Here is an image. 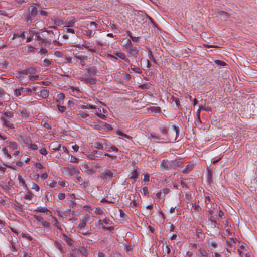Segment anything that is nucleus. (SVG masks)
Masks as SVG:
<instances>
[{
  "label": "nucleus",
  "instance_id": "obj_1",
  "mask_svg": "<svg viewBox=\"0 0 257 257\" xmlns=\"http://www.w3.org/2000/svg\"><path fill=\"white\" fill-rule=\"evenodd\" d=\"M86 71L87 72V74H85V77H95L98 76L99 73V70L97 69L96 66L87 67L85 69Z\"/></svg>",
  "mask_w": 257,
  "mask_h": 257
},
{
  "label": "nucleus",
  "instance_id": "obj_2",
  "mask_svg": "<svg viewBox=\"0 0 257 257\" xmlns=\"http://www.w3.org/2000/svg\"><path fill=\"white\" fill-rule=\"evenodd\" d=\"M78 79L89 85L95 84L98 81V80L94 77H80Z\"/></svg>",
  "mask_w": 257,
  "mask_h": 257
},
{
  "label": "nucleus",
  "instance_id": "obj_3",
  "mask_svg": "<svg viewBox=\"0 0 257 257\" xmlns=\"http://www.w3.org/2000/svg\"><path fill=\"white\" fill-rule=\"evenodd\" d=\"M113 173L110 170L106 169L99 175L98 177L102 180L111 179L113 177Z\"/></svg>",
  "mask_w": 257,
  "mask_h": 257
},
{
  "label": "nucleus",
  "instance_id": "obj_4",
  "mask_svg": "<svg viewBox=\"0 0 257 257\" xmlns=\"http://www.w3.org/2000/svg\"><path fill=\"white\" fill-rule=\"evenodd\" d=\"M64 171H65L70 176H72L77 173V169L73 166L63 168Z\"/></svg>",
  "mask_w": 257,
  "mask_h": 257
},
{
  "label": "nucleus",
  "instance_id": "obj_5",
  "mask_svg": "<svg viewBox=\"0 0 257 257\" xmlns=\"http://www.w3.org/2000/svg\"><path fill=\"white\" fill-rule=\"evenodd\" d=\"M207 181L209 185H211V184L213 182L212 169L210 167H208L207 168Z\"/></svg>",
  "mask_w": 257,
  "mask_h": 257
},
{
  "label": "nucleus",
  "instance_id": "obj_6",
  "mask_svg": "<svg viewBox=\"0 0 257 257\" xmlns=\"http://www.w3.org/2000/svg\"><path fill=\"white\" fill-rule=\"evenodd\" d=\"M159 130L163 136L161 138V139L163 140H166L168 139V129L165 126L160 127L159 128Z\"/></svg>",
  "mask_w": 257,
  "mask_h": 257
},
{
  "label": "nucleus",
  "instance_id": "obj_7",
  "mask_svg": "<svg viewBox=\"0 0 257 257\" xmlns=\"http://www.w3.org/2000/svg\"><path fill=\"white\" fill-rule=\"evenodd\" d=\"M161 165L164 169L166 170H170L173 167L172 164H171L167 159L163 160Z\"/></svg>",
  "mask_w": 257,
  "mask_h": 257
},
{
  "label": "nucleus",
  "instance_id": "obj_8",
  "mask_svg": "<svg viewBox=\"0 0 257 257\" xmlns=\"http://www.w3.org/2000/svg\"><path fill=\"white\" fill-rule=\"evenodd\" d=\"M1 120L3 122V124L5 126L10 128V129H14V125L10 122L9 120H8L5 117L2 116L1 117Z\"/></svg>",
  "mask_w": 257,
  "mask_h": 257
},
{
  "label": "nucleus",
  "instance_id": "obj_9",
  "mask_svg": "<svg viewBox=\"0 0 257 257\" xmlns=\"http://www.w3.org/2000/svg\"><path fill=\"white\" fill-rule=\"evenodd\" d=\"M90 218V216L88 215L86 216L83 219H81V222L78 225V227L80 229L85 228L86 226L87 222Z\"/></svg>",
  "mask_w": 257,
  "mask_h": 257
},
{
  "label": "nucleus",
  "instance_id": "obj_10",
  "mask_svg": "<svg viewBox=\"0 0 257 257\" xmlns=\"http://www.w3.org/2000/svg\"><path fill=\"white\" fill-rule=\"evenodd\" d=\"M196 235L199 241H202L205 238V235L202 233V230L200 228L196 229Z\"/></svg>",
  "mask_w": 257,
  "mask_h": 257
},
{
  "label": "nucleus",
  "instance_id": "obj_11",
  "mask_svg": "<svg viewBox=\"0 0 257 257\" xmlns=\"http://www.w3.org/2000/svg\"><path fill=\"white\" fill-rule=\"evenodd\" d=\"M62 235L63 237L64 240L67 243L68 245H69L72 248L74 247V245L73 244V240L72 239H71L65 234H63Z\"/></svg>",
  "mask_w": 257,
  "mask_h": 257
},
{
  "label": "nucleus",
  "instance_id": "obj_12",
  "mask_svg": "<svg viewBox=\"0 0 257 257\" xmlns=\"http://www.w3.org/2000/svg\"><path fill=\"white\" fill-rule=\"evenodd\" d=\"M54 245L62 253H65L66 252V249L64 248L61 244L60 242H59L57 240H55L54 242Z\"/></svg>",
  "mask_w": 257,
  "mask_h": 257
},
{
  "label": "nucleus",
  "instance_id": "obj_13",
  "mask_svg": "<svg viewBox=\"0 0 257 257\" xmlns=\"http://www.w3.org/2000/svg\"><path fill=\"white\" fill-rule=\"evenodd\" d=\"M37 93L38 95H40L42 98L45 99L48 97L49 92L48 90L46 89H43V90H41L40 92H38Z\"/></svg>",
  "mask_w": 257,
  "mask_h": 257
},
{
  "label": "nucleus",
  "instance_id": "obj_14",
  "mask_svg": "<svg viewBox=\"0 0 257 257\" xmlns=\"http://www.w3.org/2000/svg\"><path fill=\"white\" fill-rule=\"evenodd\" d=\"M170 102L171 103L174 102L176 105V108H179L181 106L179 99L177 97H175L174 96H172L170 99Z\"/></svg>",
  "mask_w": 257,
  "mask_h": 257
},
{
  "label": "nucleus",
  "instance_id": "obj_15",
  "mask_svg": "<svg viewBox=\"0 0 257 257\" xmlns=\"http://www.w3.org/2000/svg\"><path fill=\"white\" fill-rule=\"evenodd\" d=\"M61 144H59L57 142H54L50 144V147L55 151H58L61 148Z\"/></svg>",
  "mask_w": 257,
  "mask_h": 257
},
{
  "label": "nucleus",
  "instance_id": "obj_16",
  "mask_svg": "<svg viewBox=\"0 0 257 257\" xmlns=\"http://www.w3.org/2000/svg\"><path fill=\"white\" fill-rule=\"evenodd\" d=\"M75 18L74 17L70 18L69 19H67L65 22V26L66 27H72L75 24Z\"/></svg>",
  "mask_w": 257,
  "mask_h": 257
},
{
  "label": "nucleus",
  "instance_id": "obj_17",
  "mask_svg": "<svg viewBox=\"0 0 257 257\" xmlns=\"http://www.w3.org/2000/svg\"><path fill=\"white\" fill-rule=\"evenodd\" d=\"M196 254L199 257H206L208 256V253L207 252L205 249L200 248L198 250L197 252H196Z\"/></svg>",
  "mask_w": 257,
  "mask_h": 257
},
{
  "label": "nucleus",
  "instance_id": "obj_18",
  "mask_svg": "<svg viewBox=\"0 0 257 257\" xmlns=\"http://www.w3.org/2000/svg\"><path fill=\"white\" fill-rule=\"evenodd\" d=\"M126 51L128 54L133 56H136L139 53V51L137 49V48L133 46L127 50Z\"/></svg>",
  "mask_w": 257,
  "mask_h": 257
},
{
  "label": "nucleus",
  "instance_id": "obj_19",
  "mask_svg": "<svg viewBox=\"0 0 257 257\" xmlns=\"http://www.w3.org/2000/svg\"><path fill=\"white\" fill-rule=\"evenodd\" d=\"M65 95L62 93H60L57 95L56 101L59 104H63Z\"/></svg>",
  "mask_w": 257,
  "mask_h": 257
},
{
  "label": "nucleus",
  "instance_id": "obj_20",
  "mask_svg": "<svg viewBox=\"0 0 257 257\" xmlns=\"http://www.w3.org/2000/svg\"><path fill=\"white\" fill-rule=\"evenodd\" d=\"M19 112L22 117L25 119H27L29 117V112H28L25 108H23L19 109Z\"/></svg>",
  "mask_w": 257,
  "mask_h": 257
},
{
  "label": "nucleus",
  "instance_id": "obj_21",
  "mask_svg": "<svg viewBox=\"0 0 257 257\" xmlns=\"http://www.w3.org/2000/svg\"><path fill=\"white\" fill-rule=\"evenodd\" d=\"M82 33L84 35H85L89 37H91L92 36H93L94 35V34L95 33V31L93 30H89L88 29H85L82 30Z\"/></svg>",
  "mask_w": 257,
  "mask_h": 257
},
{
  "label": "nucleus",
  "instance_id": "obj_22",
  "mask_svg": "<svg viewBox=\"0 0 257 257\" xmlns=\"http://www.w3.org/2000/svg\"><path fill=\"white\" fill-rule=\"evenodd\" d=\"M218 14L223 17L224 20H227L230 17V14L224 11H220L217 12Z\"/></svg>",
  "mask_w": 257,
  "mask_h": 257
},
{
  "label": "nucleus",
  "instance_id": "obj_23",
  "mask_svg": "<svg viewBox=\"0 0 257 257\" xmlns=\"http://www.w3.org/2000/svg\"><path fill=\"white\" fill-rule=\"evenodd\" d=\"M194 167V165L192 163H189L185 167V168L182 171V172L184 174H187L191 170H192Z\"/></svg>",
  "mask_w": 257,
  "mask_h": 257
},
{
  "label": "nucleus",
  "instance_id": "obj_24",
  "mask_svg": "<svg viewBox=\"0 0 257 257\" xmlns=\"http://www.w3.org/2000/svg\"><path fill=\"white\" fill-rule=\"evenodd\" d=\"M29 14L31 15L33 17H35L37 13H38V9L35 6H32L29 8Z\"/></svg>",
  "mask_w": 257,
  "mask_h": 257
},
{
  "label": "nucleus",
  "instance_id": "obj_25",
  "mask_svg": "<svg viewBox=\"0 0 257 257\" xmlns=\"http://www.w3.org/2000/svg\"><path fill=\"white\" fill-rule=\"evenodd\" d=\"M150 137L154 140V142L159 143L160 140L161 139L160 136L156 133L153 132L150 134Z\"/></svg>",
  "mask_w": 257,
  "mask_h": 257
},
{
  "label": "nucleus",
  "instance_id": "obj_26",
  "mask_svg": "<svg viewBox=\"0 0 257 257\" xmlns=\"http://www.w3.org/2000/svg\"><path fill=\"white\" fill-rule=\"evenodd\" d=\"M139 175V173L138 170L137 169H135L132 172V175L130 177V179L133 180L134 182H135L138 178Z\"/></svg>",
  "mask_w": 257,
  "mask_h": 257
},
{
  "label": "nucleus",
  "instance_id": "obj_27",
  "mask_svg": "<svg viewBox=\"0 0 257 257\" xmlns=\"http://www.w3.org/2000/svg\"><path fill=\"white\" fill-rule=\"evenodd\" d=\"M130 73L134 71L138 74H141L142 73V70L139 68H135V66L132 64H131V68L128 69Z\"/></svg>",
  "mask_w": 257,
  "mask_h": 257
},
{
  "label": "nucleus",
  "instance_id": "obj_28",
  "mask_svg": "<svg viewBox=\"0 0 257 257\" xmlns=\"http://www.w3.org/2000/svg\"><path fill=\"white\" fill-rule=\"evenodd\" d=\"M6 143L9 145V147L13 150H16L18 149V145L15 142H12L10 141H6Z\"/></svg>",
  "mask_w": 257,
  "mask_h": 257
},
{
  "label": "nucleus",
  "instance_id": "obj_29",
  "mask_svg": "<svg viewBox=\"0 0 257 257\" xmlns=\"http://www.w3.org/2000/svg\"><path fill=\"white\" fill-rule=\"evenodd\" d=\"M23 205L19 202H17L16 204H14V208L19 213L23 212L24 210L22 207Z\"/></svg>",
  "mask_w": 257,
  "mask_h": 257
},
{
  "label": "nucleus",
  "instance_id": "obj_30",
  "mask_svg": "<svg viewBox=\"0 0 257 257\" xmlns=\"http://www.w3.org/2000/svg\"><path fill=\"white\" fill-rule=\"evenodd\" d=\"M75 57L80 61L82 66L85 65V62L86 60V56H80L77 54L75 55Z\"/></svg>",
  "mask_w": 257,
  "mask_h": 257
},
{
  "label": "nucleus",
  "instance_id": "obj_31",
  "mask_svg": "<svg viewBox=\"0 0 257 257\" xmlns=\"http://www.w3.org/2000/svg\"><path fill=\"white\" fill-rule=\"evenodd\" d=\"M25 20L27 23H32L35 21L34 17L29 13L25 15Z\"/></svg>",
  "mask_w": 257,
  "mask_h": 257
},
{
  "label": "nucleus",
  "instance_id": "obj_32",
  "mask_svg": "<svg viewBox=\"0 0 257 257\" xmlns=\"http://www.w3.org/2000/svg\"><path fill=\"white\" fill-rule=\"evenodd\" d=\"M80 253L85 257H87L88 255L87 249L84 246L80 247Z\"/></svg>",
  "mask_w": 257,
  "mask_h": 257
},
{
  "label": "nucleus",
  "instance_id": "obj_33",
  "mask_svg": "<svg viewBox=\"0 0 257 257\" xmlns=\"http://www.w3.org/2000/svg\"><path fill=\"white\" fill-rule=\"evenodd\" d=\"M44 39H45L44 38H43V37H41L40 35V33H39V34L36 35L35 37V39L38 41V43L40 46L43 45V40H44Z\"/></svg>",
  "mask_w": 257,
  "mask_h": 257
},
{
  "label": "nucleus",
  "instance_id": "obj_34",
  "mask_svg": "<svg viewBox=\"0 0 257 257\" xmlns=\"http://www.w3.org/2000/svg\"><path fill=\"white\" fill-rule=\"evenodd\" d=\"M34 211L39 212H41V213H46V212H49L50 213H51V212L46 207H39L36 209H35Z\"/></svg>",
  "mask_w": 257,
  "mask_h": 257
},
{
  "label": "nucleus",
  "instance_id": "obj_35",
  "mask_svg": "<svg viewBox=\"0 0 257 257\" xmlns=\"http://www.w3.org/2000/svg\"><path fill=\"white\" fill-rule=\"evenodd\" d=\"M172 165L176 166L178 167H182L183 165V162L179 159H176L175 160L172 161Z\"/></svg>",
  "mask_w": 257,
  "mask_h": 257
},
{
  "label": "nucleus",
  "instance_id": "obj_36",
  "mask_svg": "<svg viewBox=\"0 0 257 257\" xmlns=\"http://www.w3.org/2000/svg\"><path fill=\"white\" fill-rule=\"evenodd\" d=\"M80 108L82 109H95L96 107L93 105H90L87 104L86 105H81L80 106Z\"/></svg>",
  "mask_w": 257,
  "mask_h": 257
},
{
  "label": "nucleus",
  "instance_id": "obj_37",
  "mask_svg": "<svg viewBox=\"0 0 257 257\" xmlns=\"http://www.w3.org/2000/svg\"><path fill=\"white\" fill-rule=\"evenodd\" d=\"M18 180H19V183L20 184H21L22 185L25 187V188H26L27 190H28L27 187V185L25 183V180H24V179L22 178V177L19 175L18 176Z\"/></svg>",
  "mask_w": 257,
  "mask_h": 257
},
{
  "label": "nucleus",
  "instance_id": "obj_38",
  "mask_svg": "<svg viewBox=\"0 0 257 257\" xmlns=\"http://www.w3.org/2000/svg\"><path fill=\"white\" fill-rule=\"evenodd\" d=\"M20 138L22 139V140H23V142L25 144H29L30 145V143L32 142V140H31L30 137H24V136H20Z\"/></svg>",
  "mask_w": 257,
  "mask_h": 257
},
{
  "label": "nucleus",
  "instance_id": "obj_39",
  "mask_svg": "<svg viewBox=\"0 0 257 257\" xmlns=\"http://www.w3.org/2000/svg\"><path fill=\"white\" fill-rule=\"evenodd\" d=\"M146 18L150 20V23L153 25V26L158 28V24L154 21L153 18L149 16L147 14H146Z\"/></svg>",
  "mask_w": 257,
  "mask_h": 257
},
{
  "label": "nucleus",
  "instance_id": "obj_40",
  "mask_svg": "<svg viewBox=\"0 0 257 257\" xmlns=\"http://www.w3.org/2000/svg\"><path fill=\"white\" fill-rule=\"evenodd\" d=\"M34 196V194L33 193L28 190V191L27 192L26 194L24 196V198L27 200H31Z\"/></svg>",
  "mask_w": 257,
  "mask_h": 257
},
{
  "label": "nucleus",
  "instance_id": "obj_41",
  "mask_svg": "<svg viewBox=\"0 0 257 257\" xmlns=\"http://www.w3.org/2000/svg\"><path fill=\"white\" fill-rule=\"evenodd\" d=\"M214 63L215 64H216L218 66H225L227 65L226 63H225L224 61L220 60H215Z\"/></svg>",
  "mask_w": 257,
  "mask_h": 257
},
{
  "label": "nucleus",
  "instance_id": "obj_42",
  "mask_svg": "<svg viewBox=\"0 0 257 257\" xmlns=\"http://www.w3.org/2000/svg\"><path fill=\"white\" fill-rule=\"evenodd\" d=\"M126 50L133 47L132 43L130 39H127L126 43L123 45Z\"/></svg>",
  "mask_w": 257,
  "mask_h": 257
},
{
  "label": "nucleus",
  "instance_id": "obj_43",
  "mask_svg": "<svg viewBox=\"0 0 257 257\" xmlns=\"http://www.w3.org/2000/svg\"><path fill=\"white\" fill-rule=\"evenodd\" d=\"M26 47H27V49H26V50L29 53H30V52L34 53L35 50H37V48H35L34 47H33L32 45H28L26 46Z\"/></svg>",
  "mask_w": 257,
  "mask_h": 257
},
{
  "label": "nucleus",
  "instance_id": "obj_44",
  "mask_svg": "<svg viewBox=\"0 0 257 257\" xmlns=\"http://www.w3.org/2000/svg\"><path fill=\"white\" fill-rule=\"evenodd\" d=\"M113 55L118 57L120 59H124L125 58V54L121 52H118L116 51H113Z\"/></svg>",
  "mask_w": 257,
  "mask_h": 257
},
{
  "label": "nucleus",
  "instance_id": "obj_45",
  "mask_svg": "<svg viewBox=\"0 0 257 257\" xmlns=\"http://www.w3.org/2000/svg\"><path fill=\"white\" fill-rule=\"evenodd\" d=\"M89 116V114L87 113H85L82 111H80L79 113L77 114V116L79 118H85Z\"/></svg>",
  "mask_w": 257,
  "mask_h": 257
},
{
  "label": "nucleus",
  "instance_id": "obj_46",
  "mask_svg": "<svg viewBox=\"0 0 257 257\" xmlns=\"http://www.w3.org/2000/svg\"><path fill=\"white\" fill-rule=\"evenodd\" d=\"M149 109L154 113H159L161 111V108L159 107H151Z\"/></svg>",
  "mask_w": 257,
  "mask_h": 257
},
{
  "label": "nucleus",
  "instance_id": "obj_47",
  "mask_svg": "<svg viewBox=\"0 0 257 257\" xmlns=\"http://www.w3.org/2000/svg\"><path fill=\"white\" fill-rule=\"evenodd\" d=\"M2 113L8 118H12L14 116V113L11 111H5Z\"/></svg>",
  "mask_w": 257,
  "mask_h": 257
},
{
  "label": "nucleus",
  "instance_id": "obj_48",
  "mask_svg": "<svg viewBox=\"0 0 257 257\" xmlns=\"http://www.w3.org/2000/svg\"><path fill=\"white\" fill-rule=\"evenodd\" d=\"M51 43L52 42L51 39H48L46 38H45L43 41V44H44V46L45 47H49L50 45L51 44Z\"/></svg>",
  "mask_w": 257,
  "mask_h": 257
},
{
  "label": "nucleus",
  "instance_id": "obj_49",
  "mask_svg": "<svg viewBox=\"0 0 257 257\" xmlns=\"http://www.w3.org/2000/svg\"><path fill=\"white\" fill-rule=\"evenodd\" d=\"M142 194L146 196H149V193L148 188L147 187H144L141 191Z\"/></svg>",
  "mask_w": 257,
  "mask_h": 257
},
{
  "label": "nucleus",
  "instance_id": "obj_50",
  "mask_svg": "<svg viewBox=\"0 0 257 257\" xmlns=\"http://www.w3.org/2000/svg\"><path fill=\"white\" fill-rule=\"evenodd\" d=\"M101 123H102L103 124V128H107L108 130H109V131H112L113 130V127H112V126L108 123H105V122H102V121H100Z\"/></svg>",
  "mask_w": 257,
  "mask_h": 257
},
{
  "label": "nucleus",
  "instance_id": "obj_51",
  "mask_svg": "<svg viewBox=\"0 0 257 257\" xmlns=\"http://www.w3.org/2000/svg\"><path fill=\"white\" fill-rule=\"evenodd\" d=\"M94 146L95 148H96L99 150H101V149H103V145L101 143L98 142H95L94 143Z\"/></svg>",
  "mask_w": 257,
  "mask_h": 257
},
{
  "label": "nucleus",
  "instance_id": "obj_52",
  "mask_svg": "<svg viewBox=\"0 0 257 257\" xmlns=\"http://www.w3.org/2000/svg\"><path fill=\"white\" fill-rule=\"evenodd\" d=\"M42 225L45 228L48 229L49 230H51V226L49 222L47 221H45L42 222Z\"/></svg>",
  "mask_w": 257,
  "mask_h": 257
},
{
  "label": "nucleus",
  "instance_id": "obj_53",
  "mask_svg": "<svg viewBox=\"0 0 257 257\" xmlns=\"http://www.w3.org/2000/svg\"><path fill=\"white\" fill-rule=\"evenodd\" d=\"M21 236L27 239H28L29 241H32L33 240V237L29 235V234L27 233H22L21 234Z\"/></svg>",
  "mask_w": 257,
  "mask_h": 257
},
{
  "label": "nucleus",
  "instance_id": "obj_54",
  "mask_svg": "<svg viewBox=\"0 0 257 257\" xmlns=\"http://www.w3.org/2000/svg\"><path fill=\"white\" fill-rule=\"evenodd\" d=\"M149 58L154 63L157 64V62L155 58L154 57L152 52L150 49L149 50Z\"/></svg>",
  "mask_w": 257,
  "mask_h": 257
},
{
  "label": "nucleus",
  "instance_id": "obj_55",
  "mask_svg": "<svg viewBox=\"0 0 257 257\" xmlns=\"http://www.w3.org/2000/svg\"><path fill=\"white\" fill-rule=\"evenodd\" d=\"M54 221H55V223L53 224L54 226L57 228V229L59 230H61V227L59 225V222L57 219V218L55 217H53Z\"/></svg>",
  "mask_w": 257,
  "mask_h": 257
},
{
  "label": "nucleus",
  "instance_id": "obj_56",
  "mask_svg": "<svg viewBox=\"0 0 257 257\" xmlns=\"http://www.w3.org/2000/svg\"><path fill=\"white\" fill-rule=\"evenodd\" d=\"M172 127L176 132V137H175V140H176L179 136L180 130L178 127H177V126H176L175 125H173L172 126Z\"/></svg>",
  "mask_w": 257,
  "mask_h": 257
},
{
  "label": "nucleus",
  "instance_id": "obj_57",
  "mask_svg": "<svg viewBox=\"0 0 257 257\" xmlns=\"http://www.w3.org/2000/svg\"><path fill=\"white\" fill-rule=\"evenodd\" d=\"M87 157L91 160H96L97 158H99V156L94 155L92 153L87 155Z\"/></svg>",
  "mask_w": 257,
  "mask_h": 257
},
{
  "label": "nucleus",
  "instance_id": "obj_58",
  "mask_svg": "<svg viewBox=\"0 0 257 257\" xmlns=\"http://www.w3.org/2000/svg\"><path fill=\"white\" fill-rule=\"evenodd\" d=\"M102 228L105 231H109L110 232H112L114 230V227L113 226H110V227H106L103 224H102Z\"/></svg>",
  "mask_w": 257,
  "mask_h": 257
},
{
  "label": "nucleus",
  "instance_id": "obj_59",
  "mask_svg": "<svg viewBox=\"0 0 257 257\" xmlns=\"http://www.w3.org/2000/svg\"><path fill=\"white\" fill-rule=\"evenodd\" d=\"M34 218L38 221L40 222L41 224H42V222H44L45 220H44V218L40 216H38L36 215H34Z\"/></svg>",
  "mask_w": 257,
  "mask_h": 257
},
{
  "label": "nucleus",
  "instance_id": "obj_60",
  "mask_svg": "<svg viewBox=\"0 0 257 257\" xmlns=\"http://www.w3.org/2000/svg\"><path fill=\"white\" fill-rule=\"evenodd\" d=\"M95 114L102 119H106L107 118V117L105 115H104L103 114H101V113H100V112H99L98 111L95 112Z\"/></svg>",
  "mask_w": 257,
  "mask_h": 257
},
{
  "label": "nucleus",
  "instance_id": "obj_61",
  "mask_svg": "<svg viewBox=\"0 0 257 257\" xmlns=\"http://www.w3.org/2000/svg\"><path fill=\"white\" fill-rule=\"evenodd\" d=\"M139 88L141 89H148L150 88V86L148 83L143 84L139 86Z\"/></svg>",
  "mask_w": 257,
  "mask_h": 257
},
{
  "label": "nucleus",
  "instance_id": "obj_62",
  "mask_svg": "<svg viewBox=\"0 0 257 257\" xmlns=\"http://www.w3.org/2000/svg\"><path fill=\"white\" fill-rule=\"evenodd\" d=\"M192 207L194 208V209L198 211V212H200L202 210V208L201 207H200V205H197L196 203H193L192 204Z\"/></svg>",
  "mask_w": 257,
  "mask_h": 257
},
{
  "label": "nucleus",
  "instance_id": "obj_63",
  "mask_svg": "<svg viewBox=\"0 0 257 257\" xmlns=\"http://www.w3.org/2000/svg\"><path fill=\"white\" fill-rule=\"evenodd\" d=\"M52 64L51 61L48 59H45L43 61V66L45 67L49 66Z\"/></svg>",
  "mask_w": 257,
  "mask_h": 257
},
{
  "label": "nucleus",
  "instance_id": "obj_64",
  "mask_svg": "<svg viewBox=\"0 0 257 257\" xmlns=\"http://www.w3.org/2000/svg\"><path fill=\"white\" fill-rule=\"evenodd\" d=\"M29 33L31 34V35L32 36H36V35L37 34H39V32H38L37 31H36L34 29H29Z\"/></svg>",
  "mask_w": 257,
  "mask_h": 257
}]
</instances>
